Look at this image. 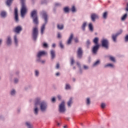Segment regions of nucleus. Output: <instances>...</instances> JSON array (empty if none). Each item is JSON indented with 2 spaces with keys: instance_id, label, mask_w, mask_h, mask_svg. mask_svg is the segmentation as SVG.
<instances>
[{
  "instance_id": "obj_14",
  "label": "nucleus",
  "mask_w": 128,
  "mask_h": 128,
  "mask_svg": "<svg viewBox=\"0 0 128 128\" xmlns=\"http://www.w3.org/2000/svg\"><path fill=\"white\" fill-rule=\"evenodd\" d=\"M120 34H113L112 36V38L114 40V42H116V38H118V34H122V30H120Z\"/></svg>"
},
{
  "instance_id": "obj_33",
  "label": "nucleus",
  "mask_w": 128,
  "mask_h": 128,
  "mask_svg": "<svg viewBox=\"0 0 128 128\" xmlns=\"http://www.w3.org/2000/svg\"><path fill=\"white\" fill-rule=\"evenodd\" d=\"M100 60H97L96 62H94V64H93L94 66H98V64H100Z\"/></svg>"
},
{
  "instance_id": "obj_45",
  "label": "nucleus",
  "mask_w": 128,
  "mask_h": 128,
  "mask_svg": "<svg viewBox=\"0 0 128 128\" xmlns=\"http://www.w3.org/2000/svg\"><path fill=\"white\" fill-rule=\"evenodd\" d=\"M58 38H62V36L60 35V33L58 34Z\"/></svg>"
},
{
  "instance_id": "obj_1",
  "label": "nucleus",
  "mask_w": 128,
  "mask_h": 128,
  "mask_svg": "<svg viewBox=\"0 0 128 128\" xmlns=\"http://www.w3.org/2000/svg\"><path fill=\"white\" fill-rule=\"evenodd\" d=\"M21 10H20V14L21 16L24 18L26 14L28 12V8L26 7V0H21Z\"/></svg>"
},
{
  "instance_id": "obj_37",
  "label": "nucleus",
  "mask_w": 128,
  "mask_h": 128,
  "mask_svg": "<svg viewBox=\"0 0 128 128\" xmlns=\"http://www.w3.org/2000/svg\"><path fill=\"white\" fill-rule=\"evenodd\" d=\"M60 48H64V44H62V42H60Z\"/></svg>"
},
{
  "instance_id": "obj_2",
  "label": "nucleus",
  "mask_w": 128,
  "mask_h": 128,
  "mask_svg": "<svg viewBox=\"0 0 128 128\" xmlns=\"http://www.w3.org/2000/svg\"><path fill=\"white\" fill-rule=\"evenodd\" d=\"M42 15L45 20V23L43 24L41 27V34H44V30H46V22H48V14L46 12L43 11L42 12Z\"/></svg>"
},
{
  "instance_id": "obj_28",
  "label": "nucleus",
  "mask_w": 128,
  "mask_h": 128,
  "mask_svg": "<svg viewBox=\"0 0 128 128\" xmlns=\"http://www.w3.org/2000/svg\"><path fill=\"white\" fill-rule=\"evenodd\" d=\"M14 40L15 44L16 46H18V37L16 36H14Z\"/></svg>"
},
{
  "instance_id": "obj_24",
  "label": "nucleus",
  "mask_w": 128,
  "mask_h": 128,
  "mask_svg": "<svg viewBox=\"0 0 128 128\" xmlns=\"http://www.w3.org/2000/svg\"><path fill=\"white\" fill-rule=\"evenodd\" d=\"M72 104V98H70L69 101L68 102V106H70V104Z\"/></svg>"
},
{
  "instance_id": "obj_52",
  "label": "nucleus",
  "mask_w": 128,
  "mask_h": 128,
  "mask_svg": "<svg viewBox=\"0 0 128 128\" xmlns=\"http://www.w3.org/2000/svg\"><path fill=\"white\" fill-rule=\"evenodd\" d=\"M52 48H56V44H53L52 45Z\"/></svg>"
},
{
  "instance_id": "obj_46",
  "label": "nucleus",
  "mask_w": 128,
  "mask_h": 128,
  "mask_svg": "<svg viewBox=\"0 0 128 128\" xmlns=\"http://www.w3.org/2000/svg\"><path fill=\"white\" fill-rule=\"evenodd\" d=\"M74 42H76V43L78 42V38H76L74 39Z\"/></svg>"
},
{
  "instance_id": "obj_38",
  "label": "nucleus",
  "mask_w": 128,
  "mask_h": 128,
  "mask_svg": "<svg viewBox=\"0 0 128 128\" xmlns=\"http://www.w3.org/2000/svg\"><path fill=\"white\" fill-rule=\"evenodd\" d=\"M101 108H106V104H104V103H102L101 104Z\"/></svg>"
},
{
  "instance_id": "obj_58",
  "label": "nucleus",
  "mask_w": 128,
  "mask_h": 128,
  "mask_svg": "<svg viewBox=\"0 0 128 128\" xmlns=\"http://www.w3.org/2000/svg\"><path fill=\"white\" fill-rule=\"evenodd\" d=\"M64 128H68V126H64Z\"/></svg>"
},
{
  "instance_id": "obj_23",
  "label": "nucleus",
  "mask_w": 128,
  "mask_h": 128,
  "mask_svg": "<svg viewBox=\"0 0 128 128\" xmlns=\"http://www.w3.org/2000/svg\"><path fill=\"white\" fill-rule=\"evenodd\" d=\"M128 18V14H125L122 17V20H126V18Z\"/></svg>"
},
{
  "instance_id": "obj_16",
  "label": "nucleus",
  "mask_w": 128,
  "mask_h": 128,
  "mask_svg": "<svg viewBox=\"0 0 128 128\" xmlns=\"http://www.w3.org/2000/svg\"><path fill=\"white\" fill-rule=\"evenodd\" d=\"M46 52L44 51H41L37 55L38 58H40L42 56H44V54H46Z\"/></svg>"
},
{
  "instance_id": "obj_22",
  "label": "nucleus",
  "mask_w": 128,
  "mask_h": 128,
  "mask_svg": "<svg viewBox=\"0 0 128 128\" xmlns=\"http://www.w3.org/2000/svg\"><path fill=\"white\" fill-rule=\"evenodd\" d=\"M0 16H2V18H6V12L2 11L1 12Z\"/></svg>"
},
{
  "instance_id": "obj_31",
  "label": "nucleus",
  "mask_w": 128,
  "mask_h": 128,
  "mask_svg": "<svg viewBox=\"0 0 128 128\" xmlns=\"http://www.w3.org/2000/svg\"><path fill=\"white\" fill-rule=\"evenodd\" d=\"M110 60H112V62H116V58H114L112 57V56H110Z\"/></svg>"
},
{
  "instance_id": "obj_39",
  "label": "nucleus",
  "mask_w": 128,
  "mask_h": 128,
  "mask_svg": "<svg viewBox=\"0 0 128 128\" xmlns=\"http://www.w3.org/2000/svg\"><path fill=\"white\" fill-rule=\"evenodd\" d=\"M71 60V64H74V58H72L70 59Z\"/></svg>"
},
{
  "instance_id": "obj_20",
  "label": "nucleus",
  "mask_w": 128,
  "mask_h": 128,
  "mask_svg": "<svg viewBox=\"0 0 128 128\" xmlns=\"http://www.w3.org/2000/svg\"><path fill=\"white\" fill-rule=\"evenodd\" d=\"M6 43L8 46L12 44V39L10 38V37L8 38Z\"/></svg>"
},
{
  "instance_id": "obj_54",
  "label": "nucleus",
  "mask_w": 128,
  "mask_h": 128,
  "mask_svg": "<svg viewBox=\"0 0 128 128\" xmlns=\"http://www.w3.org/2000/svg\"><path fill=\"white\" fill-rule=\"evenodd\" d=\"M126 11L128 12V6H127L126 8Z\"/></svg>"
},
{
  "instance_id": "obj_42",
  "label": "nucleus",
  "mask_w": 128,
  "mask_h": 128,
  "mask_svg": "<svg viewBox=\"0 0 128 128\" xmlns=\"http://www.w3.org/2000/svg\"><path fill=\"white\" fill-rule=\"evenodd\" d=\"M38 74H39L38 71L36 70L35 71V74H36V76H38Z\"/></svg>"
},
{
  "instance_id": "obj_55",
  "label": "nucleus",
  "mask_w": 128,
  "mask_h": 128,
  "mask_svg": "<svg viewBox=\"0 0 128 128\" xmlns=\"http://www.w3.org/2000/svg\"><path fill=\"white\" fill-rule=\"evenodd\" d=\"M56 76H60V72H57L56 73Z\"/></svg>"
},
{
  "instance_id": "obj_12",
  "label": "nucleus",
  "mask_w": 128,
  "mask_h": 128,
  "mask_svg": "<svg viewBox=\"0 0 128 128\" xmlns=\"http://www.w3.org/2000/svg\"><path fill=\"white\" fill-rule=\"evenodd\" d=\"M14 14H15V20L18 22V8H16L14 9Z\"/></svg>"
},
{
  "instance_id": "obj_56",
  "label": "nucleus",
  "mask_w": 128,
  "mask_h": 128,
  "mask_svg": "<svg viewBox=\"0 0 128 128\" xmlns=\"http://www.w3.org/2000/svg\"><path fill=\"white\" fill-rule=\"evenodd\" d=\"M45 62H46V61H44V60H42V61H41V62H42V64H44Z\"/></svg>"
},
{
  "instance_id": "obj_30",
  "label": "nucleus",
  "mask_w": 128,
  "mask_h": 128,
  "mask_svg": "<svg viewBox=\"0 0 128 128\" xmlns=\"http://www.w3.org/2000/svg\"><path fill=\"white\" fill-rule=\"evenodd\" d=\"M65 88L66 90H70V85L69 84H66Z\"/></svg>"
},
{
  "instance_id": "obj_32",
  "label": "nucleus",
  "mask_w": 128,
  "mask_h": 128,
  "mask_svg": "<svg viewBox=\"0 0 128 128\" xmlns=\"http://www.w3.org/2000/svg\"><path fill=\"white\" fill-rule=\"evenodd\" d=\"M86 26V23L84 22L82 26V30H84Z\"/></svg>"
},
{
  "instance_id": "obj_60",
  "label": "nucleus",
  "mask_w": 128,
  "mask_h": 128,
  "mask_svg": "<svg viewBox=\"0 0 128 128\" xmlns=\"http://www.w3.org/2000/svg\"><path fill=\"white\" fill-rule=\"evenodd\" d=\"M60 123H58L57 126H60Z\"/></svg>"
},
{
  "instance_id": "obj_61",
  "label": "nucleus",
  "mask_w": 128,
  "mask_h": 128,
  "mask_svg": "<svg viewBox=\"0 0 128 128\" xmlns=\"http://www.w3.org/2000/svg\"><path fill=\"white\" fill-rule=\"evenodd\" d=\"M74 70H76V67H74Z\"/></svg>"
},
{
  "instance_id": "obj_26",
  "label": "nucleus",
  "mask_w": 128,
  "mask_h": 128,
  "mask_svg": "<svg viewBox=\"0 0 128 128\" xmlns=\"http://www.w3.org/2000/svg\"><path fill=\"white\" fill-rule=\"evenodd\" d=\"M86 104L88 106H90V98H86Z\"/></svg>"
},
{
  "instance_id": "obj_18",
  "label": "nucleus",
  "mask_w": 128,
  "mask_h": 128,
  "mask_svg": "<svg viewBox=\"0 0 128 128\" xmlns=\"http://www.w3.org/2000/svg\"><path fill=\"white\" fill-rule=\"evenodd\" d=\"M93 42L94 44H95L96 46L98 44V37L95 38L93 40Z\"/></svg>"
},
{
  "instance_id": "obj_13",
  "label": "nucleus",
  "mask_w": 128,
  "mask_h": 128,
  "mask_svg": "<svg viewBox=\"0 0 128 128\" xmlns=\"http://www.w3.org/2000/svg\"><path fill=\"white\" fill-rule=\"evenodd\" d=\"M72 38H74V34H71L67 42V44H72Z\"/></svg>"
},
{
  "instance_id": "obj_10",
  "label": "nucleus",
  "mask_w": 128,
  "mask_h": 128,
  "mask_svg": "<svg viewBox=\"0 0 128 128\" xmlns=\"http://www.w3.org/2000/svg\"><path fill=\"white\" fill-rule=\"evenodd\" d=\"M99 48H100V44L96 45L95 46H94L92 50V52L94 54H96V52H98V50Z\"/></svg>"
},
{
  "instance_id": "obj_19",
  "label": "nucleus",
  "mask_w": 128,
  "mask_h": 128,
  "mask_svg": "<svg viewBox=\"0 0 128 128\" xmlns=\"http://www.w3.org/2000/svg\"><path fill=\"white\" fill-rule=\"evenodd\" d=\"M88 28L90 32H94V27H92V23L89 24Z\"/></svg>"
},
{
  "instance_id": "obj_35",
  "label": "nucleus",
  "mask_w": 128,
  "mask_h": 128,
  "mask_svg": "<svg viewBox=\"0 0 128 128\" xmlns=\"http://www.w3.org/2000/svg\"><path fill=\"white\" fill-rule=\"evenodd\" d=\"M72 12H76V7H74V6H72Z\"/></svg>"
},
{
  "instance_id": "obj_44",
  "label": "nucleus",
  "mask_w": 128,
  "mask_h": 128,
  "mask_svg": "<svg viewBox=\"0 0 128 128\" xmlns=\"http://www.w3.org/2000/svg\"><path fill=\"white\" fill-rule=\"evenodd\" d=\"M125 42H128V34L125 37Z\"/></svg>"
},
{
  "instance_id": "obj_51",
  "label": "nucleus",
  "mask_w": 128,
  "mask_h": 128,
  "mask_svg": "<svg viewBox=\"0 0 128 128\" xmlns=\"http://www.w3.org/2000/svg\"><path fill=\"white\" fill-rule=\"evenodd\" d=\"M76 64H77V66H80V62H76Z\"/></svg>"
},
{
  "instance_id": "obj_25",
  "label": "nucleus",
  "mask_w": 128,
  "mask_h": 128,
  "mask_svg": "<svg viewBox=\"0 0 128 128\" xmlns=\"http://www.w3.org/2000/svg\"><path fill=\"white\" fill-rule=\"evenodd\" d=\"M57 28L58 30H62L64 28V25L63 24L60 25L59 24H58L57 25Z\"/></svg>"
},
{
  "instance_id": "obj_53",
  "label": "nucleus",
  "mask_w": 128,
  "mask_h": 128,
  "mask_svg": "<svg viewBox=\"0 0 128 128\" xmlns=\"http://www.w3.org/2000/svg\"><path fill=\"white\" fill-rule=\"evenodd\" d=\"M58 100H60V98H62V97L60 96H58Z\"/></svg>"
},
{
  "instance_id": "obj_57",
  "label": "nucleus",
  "mask_w": 128,
  "mask_h": 128,
  "mask_svg": "<svg viewBox=\"0 0 128 128\" xmlns=\"http://www.w3.org/2000/svg\"><path fill=\"white\" fill-rule=\"evenodd\" d=\"M55 6H60V4H56Z\"/></svg>"
},
{
  "instance_id": "obj_8",
  "label": "nucleus",
  "mask_w": 128,
  "mask_h": 128,
  "mask_svg": "<svg viewBox=\"0 0 128 128\" xmlns=\"http://www.w3.org/2000/svg\"><path fill=\"white\" fill-rule=\"evenodd\" d=\"M40 98H37L36 99V103H35L36 108L34 110V114H35L36 115L38 114V108L37 106H38V104H40Z\"/></svg>"
},
{
  "instance_id": "obj_47",
  "label": "nucleus",
  "mask_w": 128,
  "mask_h": 128,
  "mask_svg": "<svg viewBox=\"0 0 128 128\" xmlns=\"http://www.w3.org/2000/svg\"><path fill=\"white\" fill-rule=\"evenodd\" d=\"M56 68H60V64H57L56 65Z\"/></svg>"
},
{
  "instance_id": "obj_36",
  "label": "nucleus",
  "mask_w": 128,
  "mask_h": 128,
  "mask_svg": "<svg viewBox=\"0 0 128 128\" xmlns=\"http://www.w3.org/2000/svg\"><path fill=\"white\" fill-rule=\"evenodd\" d=\"M86 44L87 46H90V40H87V42H86Z\"/></svg>"
},
{
  "instance_id": "obj_59",
  "label": "nucleus",
  "mask_w": 128,
  "mask_h": 128,
  "mask_svg": "<svg viewBox=\"0 0 128 128\" xmlns=\"http://www.w3.org/2000/svg\"><path fill=\"white\" fill-rule=\"evenodd\" d=\"M2 40L1 39H0V45L1 44H2Z\"/></svg>"
},
{
  "instance_id": "obj_43",
  "label": "nucleus",
  "mask_w": 128,
  "mask_h": 128,
  "mask_svg": "<svg viewBox=\"0 0 128 128\" xmlns=\"http://www.w3.org/2000/svg\"><path fill=\"white\" fill-rule=\"evenodd\" d=\"M43 46H44V48H48V44H46V43H44V44H43Z\"/></svg>"
},
{
  "instance_id": "obj_50",
  "label": "nucleus",
  "mask_w": 128,
  "mask_h": 128,
  "mask_svg": "<svg viewBox=\"0 0 128 128\" xmlns=\"http://www.w3.org/2000/svg\"><path fill=\"white\" fill-rule=\"evenodd\" d=\"M18 82V79H15V80H14V82H15V84H16V82Z\"/></svg>"
},
{
  "instance_id": "obj_21",
  "label": "nucleus",
  "mask_w": 128,
  "mask_h": 128,
  "mask_svg": "<svg viewBox=\"0 0 128 128\" xmlns=\"http://www.w3.org/2000/svg\"><path fill=\"white\" fill-rule=\"evenodd\" d=\"M13 0H7L6 4L8 6H10V4H12V2Z\"/></svg>"
},
{
  "instance_id": "obj_9",
  "label": "nucleus",
  "mask_w": 128,
  "mask_h": 128,
  "mask_svg": "<svg viewBox=\"0 0 128 128\" xmlns=\"http://www.w3.org/2000/svg\"><path fill=\"white\" fill-rule=\"evenodd\" d=\"M83 52H82V48L80 47L77 50L78 58H82V57Z\"/></svg>"
},
{
  "instance_id": "obj_17",
  "label": "nucleus",
  "mask_w": 128,
  "mask_h": 128,
  "mask_svg": "<svg viewBox=\"0 0 128 128\" xmlns=\"http://www.w3.org/2000/svg\"><path fill=\"white\" fill-rule=\"evenodd\" d=\"M50 54H51V58L52 60H54V58H56V52H54V50H51Z\"/></svg>"
},
{
  "instance_id": "obj_3",
  "label": "nucleus",
  "mask_w": 128,
  "mask_h": 128,
  "mask_svg": "<svg viewBox=\"0 0 128 128\" xmlns=\"http://www.w3.org/2000/svg\"><path fill=\"white\" fill-rule=\"evenodd\" d=\"M31 18L33 19V22L34 24H38V12L34 10L31 12Z\"/></svg>"
},
{
  "instance_id": "obj_40",
  "label": "nucleus",
  "mask_w": 128,
  "mask_h": 128,
  "mask_svg": "<svg viewBox=\"0 0 128 128\" xmlns=\"http://www.w3.org/2000/svg\"><path fill=\"white\" fill-rule=\"evenodd\" d=\"M106 66L112 67V66H114V65H112V64H108L105 66V68H106Z\"/></svg>"
},
{
  "instance_id": "obj_5",
  "label": "nucleus",
  "mask_w": 128,
  "mask_h": 128,
  "mask_svg": "<svg viewBox=\"0 0 128 128\" xmlns=\"http://www.w3.org/2000/svg\"><path fill=\"white\" fill-rule=\"evenodd\" d=\"M101 42L102 46L103 48H104L106 50L108 49V46L110 43L108 42V39H102Z\"/></svg>"
},
{
  "instance_id": "obj_62",
  "label": "nucleus",
  "mask_w": 128,
  "mask_h": 128,
  "mask_svg": "<svg viewBox=\"0 0 128 128\" xmlns=\"http://www.w3.org/2000/svg\"><path fill=\"white\" fill-rule=\"evenodd\" d=\"M74 80H76L74 79Z\"/></svg>"
},
{
  "instance_id": "obj_4",
  "label": "nucleus",
  "mask_w": 128,
  "mask_h": 128,
  "mask_svg": "<svg viewBox=\"0 0 128 128\" xmlns=\"http://www.w3.org/2000/svg\"><path fill=\"white\" fill-rule=\"evenodd\" d=\"M38 28L35 27L32 30V37L33 40H36V38H38Z\"/></svg>"
},
{
  "instance_id": "obj_27",
  "label": "nucleus",
  "mask_w": 128,
  "mask_h": 128,
  "mask_svg": "<svg viewBox=\"0 0 128 128\" xmlns=\"http://www.w3.org/2000/svg\"><path fill=\"white\" fill-rule=\"evenodd\" d=\"M64 12H70V8L68 7H66L64 8Z\"/></svg>"
},
{
  "instance_id": "obj_48",
  "label": "nucleus",
  "mask_w": 128,
  "mask_h": 128,
  "mask_svg": "<svg viewBox=\"0 0 128 128\" xmlns=\"http://www.w3.org/2000/svg\"><path fill=\"white\" fill-rule=\"evenodd\" d=\"M84 70H88V67L86 66H84Z\"/></svg>"
},
{
  "instance_id": "obj_15",
  "label": "nucleus",
  "mask_w": 128,
  "mask_h": 128,
  "mask_svg": "<svg viewBox=\"0 0 128 128\" xmlns=\"http://www.w3.org/2000/svg\"><path fill=\"white\" fill-rule=\"evenodd\" d=\"M98 18V16L96 14H92L91 18L92 22H94L96 20V18Z\"/></svg>"
},
{
  "instance_id": "obj_49",
  "label": "nucleus",
  "mask_w": 128,
  "mask_h": 128,
  "mask_svg": "<svg viewBox=\"0 0 128 128\" xmlns=\"http://www.w3.org/2000/svg\"><path fill=\"white\" fill-rule=\"evenodd\" d=\"M52 100L53 102H56V98H53Z\"/></svg>"
},
{
  "instance_id": "obj_7",
  "label": "nucleus",
  "mask_w": 128,
  "mask_h": 128,
  "mask_svg": "<svg viewBox=\"0 0 128 128\" xmlns=\"http://www.w3.org/2000/svg\"><path fill=\"white\" fill-rule=\"evenodd\" d=\"M59 112H66V108H64V102H62L59 106Z\"/></svg>"
},
{
  "instance_id": "obj_29",
  "label": "nucleus",
  "mask_w": 128,
  "mask_h": 128,
  "mask_svg": "<svg viewBox=\"0 0 128 128\" xmlns=\"http://www.w3.org/2000/svg\"><path fill=\"white\" fill-rule=\"evenodd\" d=\"M108 16V12H104L103 14V18H104L106 20V18Z\"/></svg>"
},
{
  "instance_id": "obj_11",
  "label": "nucleus",
  "mask_w": 128,
  "mask_h": 128,
  "mask_svg": "<svg viewBox=\"0 0 128 128\" xmlns=\"http://www.w3.org/2000/svg\"><path fill=\"white\" fill-rule=\"evenodd\" d=\"M22 27L20 26H18L14 29V32H16V34H18L22 32Z\"/></svg>"
},
{
  "instance_id": "obj_34",
  "label": "nucleus",
  "mask_w": 128,
  "mask_h": 128,
  "mask_svg": "<svg viewBox=\"0 0 128 128\" xmlns=\"http://www.w3.org/2000/svg\"><path fill=\"white\" fill-rule=\"evenodd\" d=\"M26 126H28V128H32V126H30V122H26Z\"/></svg>"
},
{
  "instance_id": "obj_6",
  "label": "nucleus",
  "mask_w": 128,
  "mask_h": 128,
  "mask_svg": "<svg viewBox=\"0 0 128 128\" xmlns=\"http://www.w3.org/2000/svg\"><path fill=\"white\" fill-rule=\"evenodd\" d=\"M48 108V105L46 104V102H42L40 104V108L42 112H46V110Z\"/></svg>"
},
{
  "instance_id": "obj_41",
  "label": "nucleus",
  "mask_w": 128,
  "mask_h": 128,
  "mask_svg": "<svg viewBox=\"0 0 128 128\" xmlns=\"http://www.w3.org/2000/svg\"><path fill=\"white\" fill-rule=\"evenodd\" d=\"M14 94H16V91L13 90L11 92V94H12V96H14Z\"/></svg>"
}]
</instances>
